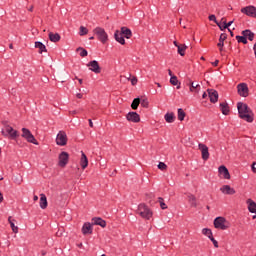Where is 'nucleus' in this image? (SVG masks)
Wrapping results in <instances>:
<instances>
[{
  "instance_id": "e433bc0d",
  "label": "nucleus",
  "mask_w": 256,
  "mask_h": 256,
  "mask_svg": "<svg viewBox=\"0 0 256 256\" xmlns=\"http://www.w3.org/2000/svg\"><path fill=\"white\" fill-rule=\"evenodd\" d=\"M236 40L238 43H243V45H247V39H246L245 35H242V36L237 35Z\"/></svg>"
},
{
  "instance_id": "423d86ee",
  "label": "nucleus",
  "mask_w": 256,
  "mask_h": 256,
  "mask_svg": "<svg viewBox=\"0 0 256 256\" xmlns=\"http://www.w3.org/2000/svg\"><path fill=\"white\" fill-rule=\"evenodd\" d=\"M23 139H26L28 143H33V145H39V142L37 139H35V136L31 133L30 129L22 128V135Z\"/></svg>"
},
{
  "instance_id": "a18cd8bd",
  "label": "nucleus",
  "mask_w": 256,
  "mask_h": 256,
  "mask_svg": "<svg viewBox=\"0 0 256 256\" xmlns=\"http://www.w3.org/2000/svg\"><path fill=\"white\" fill-rule=\"evenodd\" d=\"M210 241H212V243L216 249H219V242H217V240H215V238L213 236L210 237Z\"/></svg>"
},
{
  "instance_id": "680f3d73",
  "label": "nucleus",
  "mask_w": 256,
  "mask_h": 256,
  "mask_svg": "<svg viewBox=\"0 0 256 256\" xmlns=\"http://www.w3.org/2000/svg\"><path fill=\"white\" fill-rule=\"evenodd\" d=\"M202 99H207V93L206 92L203 93Z\"/></svg>"
},
{
  "instance_id": "3c124183",
  "label": "nucleus",
  "mask_w": 256,
  "mask_h": 256,
  "mask_svg": "<svg viewBox=\"0 0 256 256\" xmlns=\"http://www.w3.org/2000/svg\"><path fill=\"white\" fill-rule=\"evenodd\" d=\"M234 21H235V20H232V21H230V22H228V23H227V21H224V22H222V23H223V25H225V27H228V29H229V27H231V25H233Z\"/></svg>"
},
{
  "instance_id": "f3484780",
  "label": "nucleus",
  "mask_w": 256,
  "mask_h": 256,
  "mask_svg": "<svg viewBox=\"0 0 256 256\" xmlns=\"http://www.w3.org/2000/svg\"><path fill=\"white\" fill-rule=\"evenodd\" d=\"M80 166L83 170L89 166V159H87V155L83 151H81Z\"/></svg>"
},
{
  "instance_id": "0e129e2a",
  "label": "nucleus",
  "mask_w": 256,
  "mask_h": 256,
  "mask_svg": "<svg viewBox=\"0 0 256 256\" xmlns=\"http://www.w3.org/2000/svg\"><path fill=\"white\" fill-rule=\"evenodd\" d=\"M43 81L44 83H49V78H45Z\"/></svg>"
},
{
  "instance_id": "7ed1b4c3",
  "label": "nucleus",
  "mask_w": 256,
  "mask_h": 256,
  "mask_svg": "<svg viewBox=\"0 0 256 256\" xmlns=\"http://www.w3.org/2000/svg\"><path fill=\"white\" fill-rule=\"evenodd\" d=\"M2 124L5 130H2L1 133L4 137H10V139H17V137H19V132L9 126L7 121L2 122Z\"/></svg>"
},
{
  "instance_id": "473e14b6",
  "label": "nucleus",
  "mask_w": 256,
  "mask_h": 256,
  "mask_svg": "<svg viewBox=\"0 0 256 256\" xmlns=\"http://www.w3.org/2000/svg\"><path fill=\"white\" fill-rule=\"evenodd\" d=\"M187 116V113L183 110V108L178 109V121H185V117Z\"/></svg>"
},
{
  "instance_id": "052dcab7",
  "label": "nucleus",
  "mask_w": 256,
  "mask_h": 256,
  "mask_svg": "<svg viewBox=\"0 0 256 256\" xmlns=\"http://www.w3.org/2000/svg\"><path fill=\"white\" fill-rule=\"evenodd\" d=\"M33 201H39V197H38L37 195H35V196L33 197Z\"/></svg>"
},
{
  "instance_id": "ddd939ff",
  "label": "nucleus",
  "mask_w": 256,
  "mask_h": 256,
  "mask_svg": "<svg viewBox=\"0 0 256 256\" xmlns=\"http://www.w3.org/2000/svg\"><path fill=\"white\" fill-rule=\"evenodd\" d=\"M210 103H217L219 101V92L215 89H207Z\"/></svg>"
},
{
  "instance_id": "f704fd0d",
  "label": "nucleus",
  "mask_w": 256,
  "mask_h": 256,
  "mask_svg": "<svg viewBox=\"0 0 256 256\" xmlns=\"http://www.w3.org/2000/svg\"><path fill=\"white\" fill-rule=\"evenodd\" d=\"M8 221L10 223V227L13 231V233H19V227L15 226V223L11 221V216L8 218Z\"/></svg>"
},
{
  "instance_id": "7c9ffc66",
  "label": "nucleus",
  "mask_w": 256,
  "mask_h": 256,
  "mask_svg": "<svg viewBox=\"0 0 256 256\" xmlns=\"http://www.w3.org/2000/svg\"><path fill=\"white\" fill-rule=\"evenodd\" d=\"M164 119L166 123H173L175 121V114L173 112L166 113Z\"/></svg>"
},
{
  "instance_id": "de8ad7c7",
  "label": "nucleus",
  "mask_w": 256,
  "mask_h": 256,
  "mask_svg": "<svg viewBox=\"0 0 256 256\" xmlns=\"http://www.w3.org/2000/svg\"><path fill=\"white\" fill-rule=\"evenodd\" d=\"M209 21H214V23L217 25V23H219V21H217V17L212 14L208 17Z\"/></svg>"
},
{
  "instance_id": "49530a36",
  "label": "nucleus",
  "mask_w": 256,
  "mask_h": 256,
  "mask_svg": "<svg viewBox=\"0 0 256 256\" xmlns=\"http://www.w3.org/2000/svg\"><path fill=\"white\" fill-rule=\"evenodd\" d=\"M128 81H131V85L135 86L137 85V78L135 76H133L132 78H128Z\"/></svg>"
},
{
  "instance_id": "a211bd4d",
  "label": "nucleus",
  "mask_w": 256,
  "mask_h": 256,
  "mask_svg": "<svg viewBox=\"0 0 256 256\" xmlns=\"http://www.w3.org/2000/svg\"><path fill=\"white\" fill-rule=\"evenodd\" d=\"M82 233L83 235H91L93 233V225L89 222L84 223L82 226Z\"/></svg>"
},
{
  "instance_id": "c03bdc74",
  "label": "nucleus",
  "mask_w": 256,
  "mask_h": 256,
  "mask_svg": "<svg viewBox=\"0 0 256 256\" xmlns=\"http://www.w3.org/2000/svg\"><path fill=\"white\" fill-rule=\"evenodd\" d=\"M14 183H16L17 185H21V183H23V176L16 177Z\"/></svg>"
},
{
  "instance_id": "c85d7f7f",
  "label": "nucleus",
  "mask_w": 256,
  "mask_h": 256,
  "mask_svg": "<svg viewBox=\"0 0 256 256\" xmlns=\"http://www.w3.org/2000/svg\"><path fill=\"white\" fill-rule=\"evenodd\" d=\"M47 196L45 194H40V207L42 209H47Z\"/></svg>"
},
{
  "instance_id": "4be33fe9",
  "label": "nucleus",
  "mask_w": 256,
  "mask_h": 256,
  "mask_svg": "<svg viewBox=\"0 0 256 256\" xmlns=\"http://www.w3.org/2000/svg\"><path fill=\"white\" fill-rule=\"evenodd\" d=\"M114 39L120 43V45H125V37H123V34L119 32V30H116L114 33Z\"/></svg>"
},
{
  "instance_id": "c756f323",
  "label": "nucleus",
  "mask_w": 256,
  "mask_h": 256,
  "mask_svg": "<svg viewBox=\"0 0 256 256\" xmlns=\"http://www.w3.org/2000/svg\"><path fill=\"white\" fill-rule=\"evenodd\" d=\"M188 202L191 207H197V197L193 194H188Z\"/></svg>"
},
{
  "instance_id": "09e8293b",
  "label": "nucleus",
  "mask_w": 256,
  "mask_h": 256,
  "mask_svg": "<svg viewBox=\"0 0 256 256\" xmlns=\"http://www.w3.org/2000/svg\"><path fill=\"white\" fill-rule=\"evenodd\" d=\"M217 26L219 27L220 31H225V29H229L228 27L225 26V24H221V22L217 23Z\"/></svg>"
},
{
  "instance_id": "412c9836",
  "label": "nucleus",
  "mask_w": 256,
  "mask_h": 256,
  "mask_svg": "<svg viewBox=\"0 0 256 256\" xmlns=\"http://www.w3.org/2000/svg\"><path fill=\"white\" fill-rule=\"evenodd\" d=\"M189 83L187 84L190 87L191 93H199V90L201 89V85L195 84V82L191 81V79H188Z\"/></svg>"
},
{
  "instance_id": "e2e57ef3",
  "label": "nucleus",
  "mask_w": 256,
  "mask_h": 256,
  "mask_svg": "<svg viewBox=\"0 0 256 256\" xmlns=\"http://www.w3.org/2000/svg\"><path fill=\"white\" fill-rule=\"evenodd\" d=\"M173 43H174L175 47H177V48L181 46V45H179V43H177V41H174Z\"/></svg>"
},
{
  "instance_id": "9d476101",
  "label": "nucleus",
  "mask_w": 256,
  "mask_h": 256,
  "mask_svg": "<svg viewBox=\"0 0 256 256\" xmlns=\"http://www.w3.org/2000/svg\"><path fill=\"white\" fill-rule=\"evenodd\" d=\"M237 89L240 97H249V87L247 86V83L238 84Z\"/></svg>"
},
{
  "instance_id": "603ef678",
  "label": "nucleus",
  "mask_w": 256,
  "mask_h": 256,
  "mask_svg": "<svg viewBox=\"0 0 256 256\" xmlns=\"http://www.w3.org/2000/svg\"><path fill=\"white\" fill-rule=\"evenodd\" d=\"M252 171L253 173H256V162L252 164Z\"/></svg>"
},
{
  "instance_id": "2eb2a0df",
  "label": "nucleus",
  "mask_w": 256,
  "mask_h": 256,
  "mask_svg": "<svg viewBox=\"0 0 256 256\" xmlns=\"http://www.w3.org/2000/svg\"><path fill=\"white\" fill-rule=\"evenodd\" d=\"M221 193H223L224 195H235L236 191L235 188H232L229 185H223L220 188Z\"/></svg>"
},
{
  "instance_id": "6e6d98bb",
  "label": "nucleus",
  "mask_w": 256,
  "mask_h": 256,
  "mask_svg": "<svg viewBox=\"0 0 256 256\" xmlns=\"http://www.w3.org/2000/svg\"><path fill=\"white\" fill-rule=\"evenodd\" d=\"M88 123H89V127H92V128H93V120L89 119V120H88Z\"/></svg>"
},
{
  "instance_id": "13d9d810",
  "label": "nucleus",
  "mask_w": 256,
  "mask_h": 256,
  "mask_svg": "<svg viewBox=\"0 0 256 256\" xmlns=\"http://www.w3.org/2000/svg\"><path fill=\"white\" fill-rule=\"evenodd\" d=\"M70 115H77V110L70 111Z\"/></svg>"
},
{
  "instance_id": "f03ea898",
  "label": "nucleus",
  "mask_w": 256,
  "mask_h": 256,
  "mask_svg": "<svg viewBox=\"0 0 256 256\" xmlns=\"http://www.w3.org/2000/svg\"><path fill=\"white\" fill-rule=\"evenodd\" d=\"M136 213L140 215L142 219H147L148 221L153 217V211H151V209H149V206H147V204L145 203H141L138 205Z\"/></svg>"
},
{
  "instance_id": "a19ab883",
  "label": "nucleus",
  "mask_w": 256,
  "mask_h": 256,
  "mask_svg": "<svg viewBox=\"0 0 256 256\" xmlns=\"http://www.w3.org/2000/svg\"><path fill=\"white\" fill-rule=\"evenodd\" d=\"M87 33H89V30L87 28H85L84 26H80V32L79 35L81 37H83V35H87Z\"/></svg>"
},
{
  "instance_id": "f8f14e48",
  "label": "nucleus",
  "mask_w": 256,
  "mask_h": 256,
  "mask_svg": "<svg viewBox=\"0 0 256 256\" xmlns=\"http://www.w3.org/2000/svg\"><path fill=\"white\" fill-rule=\"evenodd\" d=\"M198 148L201 151L203 161H207L209 159V147L203 143H199Z\"/></svg>"
},
{
  "instance_id": "72a5a7b5",
  "label": "nucleus",
  "mask_w": 256,
  "mask_h": 256,
  "mask_svg": "<svg viewBox=\"0 0 256 256\" xmlns=\"http://www.w3.org/2000/svg\"><path fill=\"white\" fill-rule=\"evenodd\" d=\"M177 49H178L179 55H181V57H185V51L187 50V46L185 44H182L178 46Z\"/></svg>"
},
{
  "instance_id": "79ce46f5",
  "label": "nucleus",
  "mask_w": 256,
  "mask_h": 256,
  "mask_svg": "<svg viewBox=\"0 0 256 256\" xmlns=\"http://www.w3.org/2000/svg\"><path fill=\"white\" fill-rule=\"evenodd\" d=\"M170 83L171 85H179V79L177 78V76H171Z\"/></svg>"
},
{
  "instance_id": "6e6552de",
  "label": "nucleus",
  "mask_w": 256,
  "mask_h": 256,
  "mask_svg": "<svg viewBox=\"0 0 256 256\" xmlns=\"http://www.w3.org/2000/svg\"><path fill=\"white\" fill-rule=\"evenodd\" d=\"M67 141V133L65 131H59L56 136V145H59V147H65V145H67Z\"/></svg>"
},
{
  "instance_id": "c9c22d12",
  "label": "nucleus",
  "mask_w": 256,
  "mask_h": 256,
  "mask_svg": "<svg viewBox=\"0 0 256 256\" xmlns=\"http://www.w3.org/2000/svg\"><path fill=\"white\" fill-rule=\"evenodd\" d=\"M202 233H203V235H206V237H208V239H211V237H213V232L209 228L202 229Z\"/></svg>"
},
{
  "instance_id": "f257e3e1",
  "label": "nucleus",
  "mask_w": 256,
  "mask_h": 256,
  "mask_svg": "<svg viewBox=\"0 0 256 256\" xmlns=\"http://www.w3.org/2000/svg\"><path fill=\"white\" fill-rule=\"evenodd\" d=\"M237 109L240 119L247 121V123H253L255 114L253 113V110L249 108V105L243 102H238Z\"/></svg>"
},
{
  "instance_id": "aec40b11",
  "label": "nucleus",
  "mask_w": 256,
  "mask_h": 256,
  "mask_svg": "<svg viewBox=\"0 0 256 256\" xmlns=\"http://www.w3.org/2000/svg\"><path fill=\"white\" fill-rule=\"evenodd\" d=\"M219 107L222 115H229V113H231V109L229 108V104L227 102H221Z\"/></svg>"
},
{
  "instance_id": "bb28decb",
  "label": "nucleus",
  "mask_w": 256,
  "mask_h": 256,
  "mask_svg": "<svg viewBox=\"0 0 256 256\" xmlns=\"http://www.w3.org/2000/svg\"><path fill=\"white\" fill-rule=\"evenodd\" d=\"M120 33L124 35L126 39H131V37H133V32H131V29L127 27H122Z\"/></svg>"
},
{
  "instance_id": "37998d69",
  "label": "nucleus",
  "mask_w": 256,
  "mask_h": 256,
  "mask_svg": "<svg viewBox=\"0 0 256 256\" xmlns=\"http://www.w3.org/2000/svg\"><path fill=\"white\" fill-rule=\"evenodd\" d=\"M158 169H160V171H165L167 169V164L164 162H159Z\"/></svg>"
},
{
  "instance_id": "5701e85b",
  "label": "nucleus",
  "mask_w": 256,
  "mask_h": 256,
  "mask_svg": "<svg viewBox=\"0 0 256 256\" xmlns=\"http://www.w3.org/2000/svg\"><path fill=\"white\" fill-rule=\"evenodd\" d=\"M48 37L52 43H59L61 41V35L59 33L49 32Z\"/></svg>"
},
{
  "instance_id": "4468645a",
  "label": "nucleus",
  "mask_w": 256,
  "mask_h": 256,
  "mask_svg": "<svg viewBox=\"0 0 256 256\" xmlns=\"http://www.w3.org/2000/svg\"><path fill=\"white\" fill-rule=\"evenodd\" d=\"M127 121L130 123H139L141 121V116L137 112H129L126 114Z\"/></svg>"
},
{
  "instance_id": "6ab92c4d",
  "label": "nucleus",
  "mask_w": 256,
  "mask_h": 256,
  "mask_svg": "<svg viewBox=\"0 0 256 256\" xmlns=\"http://www.w3.org/2000/svg\"><path fill=\"white\" fill-rule=\"evenodd\" d=\"M92 221H93L92 225H99L103 229H105V227H107V222L105 220H103V218H101V217H94V218H92Z\"/></svg>"
},
{
  "instance_id": "20e7f679",
  "label": "nucleus",
  "mask_w": 256,
  "mask_h": 256,
  "mask_svg": "<svg viewBox=\"0 0 256 256\" xmlns=\"http://www.w3.org/2000/svg\"><path fill=\"white\" fill-rule=\"evenodd\" d=\"M214 227L215 229L226 231V229H229V227H231V224H229V221H227L225 217L219 216L214 219Z\"/></svg>"
},
{
  "instance_id": "774afa93",
  "label": "nucleus",
  "mask_w": 256,
  "mask_h": 256,
  "mask_svg": "<svg viewBox=\"0 0 256 256\" xmlns=\"http://www.w3.org/2000/svg\"><path fill=\"white\" fill-rule=\"evenodd\" d=\"M28 11H33V6H31L29 9H28Z\"/></svg>"
},
{
  "instance_id": "2f4dec72",
  "label": "nucleus",
  "mask_w": 256,
  "mask_h": 256,
  "mask_svg": "<svg viewBox=\"0 0 256 256\" xmlns=\"http://www.w3.org/2000/svg\"><path fill=\"white\" fill-rule=\"evenodd\" d=\"M139 105H141V98H135V99L132 101L131 108H132L134 111H137V109H139Z\"/></svg>"
},
{
  "instance_id": "69168bd1",
  "label": "nucleus",
  "mask_w": 256,
  "mask_h": 256,
  "mask_svg": "<svg viewBox=\"0 0 256 256\" xmlns=\"http://www.w3.org/2000/svg\"><path fill=\"white\" fill-rule=\"evenodd\" d=\"M78 81L80 85H83V79H78Z\"/></svg>"
},
{
  "instance_id": "ea45409f",
  "label": "nucleus",
  "mask_w": 256,
  "mask_h": 256,
  "mask_svg": "<svg viewBox=\"0 0 256 256\" xmlns=\"http://www.w3.org/2000/svg\"><path fill=\"white\" fill-rule=\"evenodd\" d=\"M158 203L160 204L161 209H167V204H165V200L162 197L158 198Z\"/></svg>"
},
{
  "instance_id": "58836bf2",
  "label": "nucleus",
  "mask_w": 256,
  "mask_h": 256,
  "mask_svg": "<svg viewBox=\"0 0 256 256\" xmlns=\"http://www.w3.org/2000/svg\"><path fill=\"white\" fill-rule=\"evenodd\" d=\"M140 105L144 107V109H149V100H147V98L140 99Z\"/></svg>"
},
{
  "instance_id": "39448f33",
  "label": "nucleus",
  "mask_w": 256,
  "mask_h": 256,
  "mask_svg": "<svg viewBox=\"0 0 256 256\" xmlns=\"http://www.w3.org/2000/svg\"><path fill=\"white\" fill-rule=\"evenodd\" d=\"M93 33H94V35L97 36V39L103 43V45H105V43H107V41H109V35H107V32H105L104 28L96 27L93 30Z\"/></svg>"
},
{
  "instance_id": "4d7b16f0",
  "label": "nucleus",
  "mask_w": 256,
  "mask_h": 256,
  "mask_svg": "<svg viewBox=\"0 0 256 256\" xmlns=\"http://www.w3.org/2000/svg\"><path fill=\"white\" fill-rule=\"evenodd\" d=\"M168 75H169L170 77H174V76H173V72L171 71V69H168Z\"/></svg>"
},
{
  "instance_id": "9b49d317",
  "label": "nucleus",
  "mask_w": 256,
  "mask_h": 256,
  "mask_svg": "<svg viewBox=\"0 0 256 256\" xmlns=\"http://www.w3.org/2000/svg\"><path fill=\"white\" fill-rule=\"evenodd\" d=\"M87 67H89V70L92 71V73H101V66H99V62L97 60L90 61L87 64Z\"/></svg>"
},
{
  "instance_id": "4c0bfd02",
  "label": "nucleus",
  "mask_w": 256,
  "mask_h": 256,
  "mask_svg": "<svg viewBox=\"0 0 256 256\" xmlns=\"http://www.w3.org/2000/svg\"><path fill=\"white\" fill-rule=\"evenodd\" d=\"M76 51H77V52L80 51V57H87V55H88L87 50H86L85 48H83V47H78V48L76 49Z\"/></svg>"
},
{
  "instance_id": "5fc2aeb1",
  "label": "nucleus",
  "mask_w": 256,
  "mask_h": 256,
  "mask_svg": "<svg viewBox=\"0 0 256 256\" xmlns=\"http://www.w3.org/2000/svg\"><path fill=\"white\" fill-rule=\"evenodd\" d=\"M212 65H213L214 67H217V65H219V60H216L215 62H212Z\"/></svg>"
},
{
  "instance_id": "1a4fd4ad",
  "label": "nucleus",
  "mask_w": 256,
  "mask_h": 256,
  "mask_svg": "<svg viewBox=\"0 0 256 256\" xmlns=\"http://www.w3.org/2000/svg\"><path fill=\"white\" fill-rule=\"evenodd\" d=\"M241 13L247 15V17H252L256 19V7L255 6H246L241 9Z\"/></svg>"
},
{
  "instance_id": "cd10ccee",
  "label": "nucleus",
  "mask_w": 256,
  "mask_h": 256,
  "mask_svg": "<svg viewBox=\"0 0 256 256\" xmlns=\"http://www.w3.org/2000/svg\"><path fill=\"white\" fill-rule=\"evenodd\" d=\"M35 48L39 49L38 53L40 54L47 53V47L42 42H35Z\"/></svg>"
},
{
  "instance_id": "b1692460",
  "label": "nucleus",
  "mask_w": 256,
  "mask_h": 256,
  "mask_svg": "<svg viewBox=\"0 0 256 256\" xmlns=\"http://www.w3.org/2000/svg\"><path fill=\"white\" fill-rule=\"evenodd\" d=\"M227 39V34L222 33L219 37V42L217 44V47H219V51H223V47L225 45V40Z\"/></svg>"
},
{
  "instance_id": "8fccbe9b",
  "label": "nucleus",
  "mask_w": 256,
  "mask_h": 256,
  "mask_svg": "<svg viewBox=\"0 0 256 256\" xmlns=\"http://www.w3.org/2000/svg\"><path fill=\"white\" fill-rule=\"evenodd\" d=\"M63 233H65V229H59L57 232H56V237H63Z\"/></svg>"
},
{
  "instance_id": "338daca9",
  "label": "nucleus",
  "mask_w": 256,
  "mask_h": 256,
  "mask_svg": "<svg viewBox=\"0 0 256 256\" xmlns=\"http://www.w3.org/2000/svg\"><path fill=\"white\" fill-rule=\"evenodd\" d=\"M9 49H13V44H9Z\"/></svg>"
},
{
  "instance_id": "a878e982",
  "label": "nucleus",
  "mask_w": 256,
  "mask_h": 256,
  "mask_svg": "<svg viewBox=\"0 0 256 256\" xmlns=\"http://www.w3.org/2000/svg\"><path fill=\"white\" fill-rule=\"evenodd\" d=\"M242 35L248 39V41H253L255 39V33H253L251 30L246 29L242 31Z\"/></svg>"
},
{
  "instance_id": "bf43d9fd",
  "label": "nucleus",
  "mask_w": 256,
  "mask_h": 256,
  "mask_svg": "<svg viewBox=\"0 0 256 256\" xmlns=\"http://www.w3.org/2000/svg\"><path fill=\"white\" fill-rule=\"evenodd\" d=\"M228 31L232 37H235V34L233 33V31H231V29L228 28Z\"/></svg>"
},
{
  "instance_id": "393cba45",
  "label": "nucleus",
  "mask_w": 256,
  "mask_h": 256,
  "mask_svg": "<svg viewBox=\"0 0 256 256\" xmlns=\"http://www.w3.org/2000/svg\"><path fill=\"white\" fill-rule=\"evenodd\" d=\"M248 205V211L250 213H256V203L251 198L246 201Z\"/></svg>"
},
{
  "instance_id": "0eeeda50",
  "label": "nucleus",
  "mask_w": 256,
  "mask_h": 256,
  "mask_svg": "<svg viewBox=\"0 0 256 256\" xmlns=\"http://www.w3.org/2000/svg\"><path fill=\"white\" fill-rule=\"evenodd\" d=\"M69 163V153L62 151L58 155V167H61L64 169V167H67V164Z\"/></svg>"
},
{
  "instance_id": "dca6fc26",
  "label": "nucleus",
  "mask_w": 256,
  "mask_h": 256,
  "mask_svg": "<svg viewBox=\"0 0 256 256\" xmlns=\"http://www.w3.org/2000/svg\"><path fill=\"white\" fill-rule=\"evenodd\" d=\"M218 173L223 176V179H231L229 169H227L224 165L218 168Z\"/></svg>"
},
{
  "instance_id": "864d4df0",
  "label": "nucleus",
  "mask_w": 256,
  "mask_h": 256,
  "mask_svg": "<svg viewBox=\"0 0 256 256\" xmlns=\"http://www.w3.org/2000/svg\"><path fill=\"white\" fill-rule=\"evenodd\" d=\"M76 97H77V99H83V94L82 93H77Z\"/></svg>"
}]
</instances>
